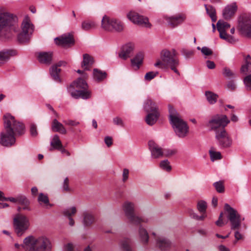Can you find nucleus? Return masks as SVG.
Returning a JSON list of instances; mask_svg holds the SVG:
<instances>
[{
    "mask_svg": "<svg viewBox=\"0 0 251 251\" xmlns=\"http://www.w3.org/2000/svg\"><path fill=\"white\" fill-rule=\"evenodd\" d=\"M3 120L4 129L0 133V145L5 147H10L16 142L15 135H21L24 133L25 126L9 113H6L3 116Z\"/></svg>",
    "mask_w": 251,
    "mask_h": 251,
    "instance_id": "1",
    "label": "nucleus"
},
{
    "mask_svg": "<svg viewBox=\"0 0 251 251\" xmlns=\"http://www.w3.org/2000/svg\"><path fill=\"white\" fill-rule=\"evenodd\" d=\"M18 19L16 15L6 11L0 7V37L10 38L15 36L19 30L16 23Z\"/></svg>",
    "mask_w": 251,
    "mask_h": 251,
    "instance_id": "2",
    "label": "nucleus"
},
{
    "mask_svg": "<svg viewBox=\"0 0 251 251\" xmlns=\"http://www.w3.org/2000/svg\"><path fill=\"white\" fill-rule=\"evenodd\" d=\"M176 55V51L174 49L171 51L164 50L160 53V59L157 60L154 64V66L161 69L170 68L177 75H179V73L177 69L179 62Z\"/></svg>",
    "mask_w": 251,
    "mask_h": 251,
    "instance_id": "3",
    "label": "nucleus"
},
{
    "mask_svg": "<svg viewBox=\"0 0 251 251\" xmlns=\"http://www.w3.org/2000/svg\"><path fill=\"white\" fill-rule=\"evenodd\" d=\"M23 247L25 251H50V240L44 236H29L23 241Z\"/></svg>",
    "mask_w": 251,
    "mask_h": 251,
    "instance_id": "4",
    "label": "nucleus"
},
{
    "mask_svg": "<svg viewBox=\"0 0 251 251\" xmlns=\"http://www.w3.org/2000/svg\"><path fill=\"white\" fill-rule=\"evenodd\" d=\"M169 111L170 124L176 134L179 138L185 137L189 132V126L186 122L172 106H169Z\"/></svg>",
    "mask_w": 251,
    "mask_h": 251,
    "instance_id": "5",
    "label": "nucleus"
},
{
    "mask_svg": "<svg viewBox=\"0 0 251 251\" xmlns=\"http://www.w3.org/2000/svg\"><path fill=\"white\" fill-rule=\"evenodd\" d=\"M224 210L225 214L230 223L231 229L236 230L234 232L235 239L236 240L243 239L244 236L238 229L241 226L242 221H243L244 218H242L238 211L227 203L225 204Z\"/></svg>",
    "mask_w": 251,
    "mask_h": 251,
    "instance_id": "6",
    "label": "nucleus"
},
{
    "mask_svg": "<svg viewBox=\"0 0 251 251\" xmlns=\"http://www.w3.org/2000/svg\"><path fill=\"white\" fill-rule=\"evenodd\" d=\"M87 84L81 78L74 81L68 88V91L71 96L75 99L81 98L88 99L91 97V92L86 90Z\"/></svg>",
    "mask_w": 251,
    "mask_h": 251,
    "instance_id": "7",
    "label": "nucleus"
},
{
    "mask_svg": "<svg viewBox=\"0 0 251 251\" xmlns=\"http://www.w3.org/2000/svg\"><path fill=\"white\" fill-rule=\"evenodd\" d=\"M13 225L15 232L18 236H21L28 229L29 220L25 215L18 213L14 216Z\"/></svg>",
    "mask_w": 251,
    "mask_h": 251,
    "instance_id": "8",
    "label": "nucleus"
},
{
    "mask_svg": "<svg viewBox=\"0 0 251 251\" xmlns=\"http://www.w3.org/2000/svg\"><path fill=\"white\" fill-rule=\"evenodd\" d=\"M230 123V120L226 115L216 114L208 121L207 126L215 132L220 131Z\"/></svg>",
    "mask_w": 251,
    "mask_h": 251,
    "instance_id": "9",
    "label": "nucleus"
},
{
    "mask_svg": "<svg viewBox=\"0 0 251 251\" xmlns=\"http://www.w3.org/2000/svg\"><path fill=\"white\" fill-rule=\"evenodd\" d=\"M22 31L18 34V40L20 43H25L29 41L30 35L33 31V25L28 17H25L22 22Z\"/></svg>",
    "mask_w": 251,
    "mask_h": 251,
    "instance_id": "10",
    "label": "nucleus"
},
{
    "mask_svg": "<svg viewBox=\"0 0 251 251\" xmlns=\"http://www.w3.org/2000/svg\"><path fill=\"white\" fill-rule=\"evenodd\" d=\"M215 138L218 145L221 148H229L232 145V139L225 129L217 131L215 134Z\"/></svg>",
    "mask_w": 251,
    "mask_h": 251,
    "instance_id": "11",
    "label": "nucleus"
},
{
    "mask_svg": "<svg viewBox=\"0 0 251 251\" xmlns=\"http://www.w3.org/2000/svg\"><path fill=\"white\" fill-rule=\"evenodd\" d=\"M163 18L167 26L174 28L181 25L185 21L186 16L182 14L175 15H165L163 16Z\"/></svg>",
    "mask_w": 251,
    "mask_h": 251,
    "instance_id": "12",
    "label": "nucleus"
},
{
    "mask_svg": "<svg viewBox=\"0 0 251 251\" xmlns=\"http://www.w3.org/2000/svg\"><path fill=\"white\" fill-rule=\"evenodd\" d=\"M230 25L224 21L219 20L217 23V30L220 33V37L230 43L236 42L235 39L232 36L227 34L226 31L230 27Z\"/></svg>",
    "mask_w": 251,
    "mask_h": 251,
    "instance_id": "13",
    "label": "nucleus"
},
{
    "mask_svg": "<svg viewBox=\"0 0 251 251\" xmlns=\"http://www.w3.org/2000/svg\"><path fill=\"white\" fill-rule=\"evenodd\" d=\"M127 17L133 23L148 28L151 26L147 17L141 16L135 11L129 12L127 14Z\"/></svg>",
    "mask_w": 251,
    "mask_h": 251,
    "instance_id": "14",
    "label": "nucleus"
},
{
    "mask_svg": "<svg viewBox=\"0 0 251 251\" xmlns=\"http://www.w3.org/2000/svg\"><path fill=\"white\" fill-rule=\"evenodd\" d=\"M239 28L244 36L251 38V17L243 16L239 21Z\"/></svg>",
    "mask_w": 251,
    "mask_h": 251,
    "instance_id": "15",
    "label": "nucleus"
},
{
    "mask_svg": "<svg viewBox=\"0 0 251 251\" xmlns=\"http://www.w3.org/2000/svg\"><path fill=\"white\" fill-rule=\"evenodd\" d=\"M123 210L128 222L132 224L135 219H138L135 214V204L133 202L126 201L122 205Z\"/></svg>",
    "mask_w": 251,
    "mask_h": 251,
    "instance_id": "16",
    "label": "nucleus"
},
{
    "mask_svg": "<svg viewBox=\"0 0 251 251\" xmlns=\"http://www.w3.org/2000/svg\"><path fill=\"white\" fill-rule=\"evenodd\" d=\"M148 145L152 158L158 159L163 157V150L154 141H150Z\"/></svg>",
    "mask_w": 251,
    "mask_h": 251,
    "instance_id": "17",
    "label": "nucleus"
},
{
    "mask_svg": "<svg viewBox=\"0 0 251 251\" xmlns=\"http://www.w3.org/2000/svg\"><path fill=\"white\" fill-rule=\"evenodd\" d=\"M55 43L62 47L69 46L74 43V40L70 34H66L54 39Z\"/></svg>",
    "mask_w": 251,
    "mask_h": 251,
    "instance_id": "18",
    "label": "nucleus"
},
{
    "mask_svg": "<svg viewBox=\"0 0 251 251\" xmlns=\"http://www.w3.org/2000/svg\"><path fill=\"white\" fill-rule=\"evenodd\" d=\"M134 45L132 43H128L123 46L119 53V57L124 60L130 57L134 50Z\"/></svg>",
    "mask_w": 251,
    "mask_h": 251,
    "instance_id": "19",
    "label": "nucleus"
},
{
    "mask_svg": "<svg viewBox=\"0 0 251 251\" xmlns=\"http://www.w3.org/2000/svg\"><path fill=\"white\" fill-rule=\"evenodd\" d=\"M17 52L14 50H3L0 51V62L2 65L7 62L10 58L16 56Z\"/></svg>",
    "mask_w": 251,
    "mask_h": 251,
    "instance_id": "20",
    "label": "nucleus"
},
{
    "mask_svg": "<svg viewBox=\"0 0 251 251\" xmlns=\"http://www.w3.org/2000/svg\"><path fill=\"white\" fill-rule=\"evenodd\" d=\"M237 5L235 2L231 3L225 7L223 11V16L226 20L230 19L235 13Z\"/></svg>",
    "mask_w": 251,
    "mask_h": 251,
    "instance_id": "21",
    "label": "nucleus"
},
{
    "mask_svg": "<svg viewBox=\"0 0 251 251\" xmlns=\"http://www.w3.org/2000/svg\"><path fill=\"white\" fill-rule=\"evenodd\" d=\"M156 245L161 251H165L171 247L172 243L166 238L158 236L156 238Z\"/></svg>",
    "mask_w": 251,
    "mask_h": 251,
    "instance_id": "22",
    "label": "nucleus"
},
{
    "mask_svg": "<svg viewBox=\"0 0 251 251\" xmlns=\"http://www.w3.org/2000/svg\"><path fill=\"white\" fill-rule=\"evenodd\" d=\"M66 63L63 61L59 62L57 64L53 65L50 69V74L52 78L56 81L60 82L59 73L61 70L59 67L65 65Z\"/></svg>",
    "mask_w": 251,
    "mask_h": 251,
    "instance_id": "23",
    "label": "nucleus"
},
{
    "mask_svg": "<svg viewBox=\"0 0 251 251\" xmlns=\"http://www.w3.org/2000/svg\"><path fill=\"white\" fill-rule=\"evenodd\" d=\"M38 59L41 63L49 65L52 61V53L51 52H39L38 55Z\"/></svg>",
    "mask_w": 251,
    "mask_h": 251,
    "instance_id": "24",
    "label": "nucleus"
},
{
    "mask_svg": "<svg viewBox=\"0 0 251 251\" xmlns=\"http://www.w3.org/2000/svg\"><path fill=\"white\" fill-rule=\"evenodd\" d=\"M114 18L104 15L101 21V27L105 31L111 32V26Z\"/></svg>",
    "mask_w": 251,
    "mask_h": 251,
    "instance_id": "25",
    "label": "nucleus"
},
{
    "mask_svg": "<svg viewBox=\"0 0 251 251\" xmlns=\"http://www.w3.org/2000/svg\"><path fill=\"white\" fill-rule=\"evenodd\" d=\"M144 108L147 112H151L152 113L158 112V107L151 99L148 98L144 102Z\"/></svg>",
    "mask_w": 251,
    "mask_h": 251,
    "instance_id": "26",
    "label": "nucleus"
},
{
    "mask_svg": "<svg viewBox=\"0 0 251 251\" xmlns=\"http://www.w3.org/2000/svg\"><path fill=\"white\" fill-rule=\"evenodd\" d=\"M245 63L242 65L240 69L241 73L247 75L251 73V56L248 55L245 57Z\"/></svg>",
    "mask_w": 251,
    "mask_h": 251,
    "instance_id": "27",
    "label": "nucleus"
},
{
    "mask_svg": "<svg viewBox=\"0 0 251 251\" xmlns=\"http://www.w3.org/2000/svg\"><path fill=\"white\" fill-rule=\"evenodd\" d=\"M138 233L141 242L144 245L148 244L149 236L147 230L144 227L140 226L139 228Z\"/></svg>",
    "mask_w": 251,
    "mask_h": 251,
    "instance_id": "28",
    "label": "nucleus"
},
{
    "mask_svg": "<svg viewBox=\"0 0 251 251\" xmlns=\"http://www.w3.org/2000/svg\"><path fill=\"white\" fill-rule=\"evenodd\" d=\"M83 59L81 64V66L84 70H89L90 66L94 62L93 58L88 54L83 55Z\"/></svg>",
    "mask_w": 251,
    "mask_h": 251,
    "instance_id": "29",
    "label": "nucleus"
},
{
    "mask_svg": "<svg viewBox=\"0 0 251 251\" xmlns=\"http://www.w3.org/2000/svg\"><path fill=\"white\" fill-rule=\"evenodd\" d=\"M111 26V32L116 31L117 32H122L124 30V24L120 20L114 18Z\"/></svg>",
    "mask_w": 251,
    "mask_h": 251,
    "instance_id": "30",
    "label": "nucleus"
},
{
    "mask_svg": "<svg viewBox=\"0 0 251 251\" xmlns=\"http://www.w3.org/2000/svg\"><path fill=\"white\" fill-rule=\"evenodd\" d=\"M144 58V55L142 52H139L131 60V63L133 67L136 68V69H138L142 63Z\"/></svg>",
    "mask_w": 251,
    "mask_h": 251,
    "instance_id": "31",
    "label": "nucleus"
},
{
    "mask_svg": "<svg viewBox=\"0 0 251 251\" xmlns=\"http://www.w3.org/2000/svg\"><path fill=\"white\" fill-rule=\"evenodd\" d=\"M52 129L54 131L59 132L62 134H66L67 133L66 129L63 125L56 119H54L52 122Z\"/></svg>",
    "mask_w": 251,
    "mask_h": 251,
    "instance_id": "32",
    "label": "nucleus"
},
{
    "mask_svg": "<svg viewBox=\"0 0 251 251\" xmlns=\"http://www.w3.org/2000/svg\"><path fill=\"white\" fill-rule=\"evenodd\" d=\"M107 76L105 72L101 71L98 69H94L93 71V77L95 80L100 82L104 80Z\"/></svg>",
    "mask_w": 251,
    "mask_h": 251,
    "instance_id": "33",
    "label": "nucleus"
},
{
    "mask_svg": "<svg viewBox=\"0 0 251 251\" xmlns=\"http://www.w3.org/2000/svg\"><path fill=\"white\" fill-rule=\"evenodd\" d=\"M83 216V224L85 226H89L94 222L95 218L91 213L85 212Z\"/></svg>",
    "mask_w": 251,
    "mask_h": 251,
    "instance_id": "34",
    "label": "nucleus"
},
{
    "mask_svg": "<svg viewBox=\"0 0 251 251\" xmlns=\"http://www.w3.org/2000/svg\"><path fill=\"white\" fill-rule=\"evenodd\" d=\"M159 115V112L151 113L148 114L146 118V122L147 124L150 126L154 125L156 123Z\"/></svg>",
    "mask_w": 251,
    "mask_h": 251,
    "instance_id": "35",
    "label": "nucleus"
},
{
    "mask_svg": "<svg viewBox=\"0 0 251 251\" xmlns=\"http://www.w3.org/2000/svg\"><path fill=\"white\" fill-rule=\"evenodd\" d=\"M50 146L51 148L50 149V151H52L53 149L59 150L62 147L61 142L57 135H55L53 136L50 142Z\"/></svg>",
    "mask_w": 251,
    "mask_h": 251,
    "instance_id": "36",
    "label": "nucleus"
},
{
    "mask_svg": "<svg viewBox=\"0 0 251 251\" xmlns=\"http://www.w3.org/2000/svg\"><path fill=\"white\" fill-rule=\"evenodd\" d=\"M120 244L124 251H134L131 246V240L128 238L122 239L120 241Z\"/></svg>",
    "mask_w": 251,
    "mask_h": 251,
    "instance_id": "37",
    "label": "nucleus"
},
{
    "mask_svg": "<svg viewBox=\"0 0 251 251\" xmlns=\"http://www.w3.org/2000/svg\"><path fill=\"white\" fill-rule=\"evenodd\" d=\"M96 27V24L93 21L86 20L83 21L81 23V28L85 31H89Z\"/></svg>",
    "mask_w": 251,
    "mask_h": 251,
    "instance_id": "38",
    "label": "nucleus"
},
{
    "mask_svg": "<svg viewBox=\"0 0 251 251\" xmlns=\"http://www.w3.org/2000/svg\"><path fill=\"white\" fill-rule=\"evenodd\" d=\"M205 95L207 100L211 104H215L218 98V95L211 91H206Z\"/></svg>",
    "mask_w": 251,
    "mask_h": 251,
    "instance_id": "39",
    "label": "nucleus"
},
{
    "mask_svg": "<svg viewBox=\"0 0 251 251\" xmlns=\"http://www.w3.org/2000/svg\"><path fill=\"white\" fill-rule=\"evenodd\" d=\"M210 159L212 162L222 159V155L220 151H216L215 149L212 147L209 151Z\"/></svg>",
    "mask_w": 251,
    "mask_h": 251,
    "instance_id": "40",
    "label": "nucleus"
},
{
    "mask_svg": "<svg viewBox=\"0 0 251 251\" xmlns=\"http://www.w3.org/2000/svg\"><path fill=\"white\" fill-rule=\"evenodd\" d=\"M204 7L207 14L210 16L212 21L215 22L217 20L215 9L212 6L207 4H204Z\"/></svg>",
    "mask_w": 251,
    "mask_h": 251,
    "instance_id": "41",
    "label": "nucleus"
},
{
    "mask_svg": "<svg viewBox=\"0 0 251 251\" xmlns=\"http://www.w3.org/2000/svg\"><path fill=\"white\" fill-rule=\"evenodd\" d=\"M17 202L25 205V206L23 207V209L29 210V208L27 206L28 204V201L25 196L22 195L18 196L17 197Z\"/></svg>",
    "mask_w": 251,
    "mask_h": 251,
    "instance_id": "42",
    "label": "nucleus"
},
{
    "mask_svg": "<svg viewBox=\"0 0 251 251\" xmlns=\"http://www.w3.org/2000/svg\"><path fill=\"white\" fill-rule=\"evenodd\" d=\"M197 207L199 212H206V209L207 207V203L203 200L199 201L198 202Z\"/></svg>",
    "mask_w": 251,
    "mask_h": 251,
    "instance_id": "43",
    "label": "nucleus"
},
{
    "mask_svg": "<svg viewBox=\"0 0 251 251\" xmlns=\"http://www.w3.org/2000/svg\"><path fill=\"white\" fill-rule=\"evenodd\" d=\"M213 186L217 192L222 193L225 192V187L223 181H219L214 182Z\"/></svg>",
    "mask_w": 251,
    "mask_h": 251,
    "instance_id": "44",
    "label": "nucleus"
},
{
    "mask_svg": "<svg viewBox=\"0 0 251 251\" xmlns=\"http://www.w3.org/2000/svg\"><path fill=\"white\" fill-rule=\"evenodd\" d=\"M76 212V209L75 207L73 206L66 208L63 211V214L66 217H72V216L75 214Z\"/></svg>",
    "mask_w": 251,
    "mask_h": 251,
    "instance_id": "45",
    "label": "nucleus"
},
{
    "mask_svg": "<svg viewBox=\"0 0 251 251\" xmlns=\"http://www.w3.org/2000/svg\"><path fill=\"white\" fill-rule=\"evenodd\" d=\"M224 76L228 78H232L235 76V73L227 67H224L222 72Z\"/></svg>",
    "mask_w": 251,
    "mask_h": 251,
    "instance_id": "46",
    "label": "nucleus"
},
{
    "mask_svg": "<svg viewBox=\"0 0 251 251\" xmlns=\"http://www.w3.org/2000/svg\"><path fill=\"white\" fill-rule=\"evenodd\" d=\"M159 166L162 169L167 172H170L172 169L170 165V162L167 159L161 161L160 163Z\"/></svg>",
    "mask_w": 251,
    "mask_h": 251,
    "instance_id": "47",
    "label": "nucleus"
},
{
    "mask_svg": "<svg viewBox=\"0 0 251 251\" xmlns=\"http://www.w3.org/2000/svg\"><path fill=\"white\" fill-rule=\"evenodd\" d=\"M138 219H135L132 224L137 225L142 223H148L150 222L151 219L145 217H139L137 216Z\"/></svg>",
    "mask_w": 251,
    "mask_h": 251,
    "instance_id": "48",
    "label": "nucleus"
},
{
    "mask_svg": "<svg viewBox=\"0 0 251 251\" xmlns=\"http://www.w3.org/2000/svg\"><path fill=\"white\" fill-rule=\"evenodd\" d=\"M243 82L247 90H251V74L244 77Z\"/></svg>",
    "mask_w": 251,
    "mask_h": 251,
    "instance_id": "49",
    "label": "nucleus"
},
{
    "mask_svg": "<svg viewBox=\"0 0 251 251\" xmlns=\"http://www.w3.org/2000/svg\"><path fill=\"white\" fill-rule=\"evenodd\" d=\"M197 49V50L201 51L202 54L205 56V58H206L207 56L210 55L213 53L212 50L206 47H203L201 48L200 47H198Z\"/></svg>",
    "mask_w": 251,
    "mask_h": 251,
    "instance_id": "50",
    "label": "nucleus"
},
{
    "mask_svg": "<svg viewBox=\"0 0 251 251\" xmlns=\"http://www.w3.org/2000/svg\"><path fill=\"white\" fill-rule=\"evenodd\" d=\"M181 53L186 58H189L194 55V51L192 50L182 49Z\"/></svg>",
    "mask_w": 251,
    "mask_h": 251,
    "instance_id": "51",
    "label": "nucleus"
},
{
    "mask_svg": "<svg viewBox=\"0 0 251 251\" xmlns=\"http://www.w3.org/2000/svg\"><path fill=\"white\" fill-rule=\"evenodd\" d=\"M39 202H43L47 205H50L49 200L47 195L40 193L38 198Z\"/></svg>",
    "mask_w": 251,
    "mask_h": 251,
    "instance_id": "52",
    "label": "nucleus"
},
{
    "mask_svg": "<svg viewBox=\"0 0 251 251\" xmlns=\"http://www.w3.org/2000/svg\"><path fill=\"white\" fill-rule=\"evenodd\" d=\"M177 150L176 149H166L163 150V156L169 157L175 155L176 153Z\"/></svg>",
    "mask_w": 251,
    "mask_h": 251,
    "instance_id": "53",
    "label": "nucleus"
},
{
    "mask_svg": "<svg viewBox=\"0 0 251 251\" xmlns=\"http://www.w3.org/2000/svg\"><path fill=\"white\" fill-rule=\"evenodd\" d=\"M63 122L66 125L71 126H76L79 124V123L78 121L70 119L64 120Z\"/></svg>",
    "mask_w": 251,
    "mask_h": 251,
    "instance_id": "54",
    "label": "nucleus"
},
{
    "mask_svg": "<svg viewBox=\"0 0 251 251\" xmlns=\"http://www.w3.org/2000/svg\"><path fill=\"white\" fill-rule=\"evenodd\" d=\"M157 75V72H149L145 75V79L148 81H150L154 78Z\"/></svg>",
    "mask_w": 251,
    "mask_h": 251,
    "instance_id": "55",
    "label": "nucleus"
},
{
    "mask_svg": "<svg viewBox=\"0 0 251 251\" xmlns=\"http://www.w3.org/2000/svg\"><path fill=\"white\" fill-rule=\"evenodd\" d=\"M129 171L127 168H124L122 173V181L124 182H126L129 177Z\"/></svg>",
    "mask_w": 251,
    "mask_h": 251,
    "instance_id": "56",
    "label": "nucleus"
},
{
    "mask_svg": "<svg viewBox=\"0 0 251 251\" xmlns=\"http://www.w3.org/2000/svg\"><path fill=\"white\" fill-rule=\"evenodd\" d=\"M69 180L68 177H66L63 181L62 188L64 191L67 192L71 191V189L69 186Z\"/></svg>",
    "mask_w": 251,
    "mask_h": 251,
    "instance_id": "57",
    "label": "nucleus"
},
{
    "mask_svg": "<svg viewBox=\"0 0 251 251\" xmlns=\"http://www.w3.org/2000/svg\"><path fill=\"white\" fill-rule=\"evenodd\" d=\"M63 251H74V247L72 243H68L63 246Z\"/></svg>",
    "mask_w": 251,
    "mask_h": 251,
    "instance_id": "58",
    "label": "nucleus"
},
{
    "mask_svg": "<svg viewBox=\"0 0 251 251\" xmlns=\"http://www.w3.org/2000/svg\"><path fill=\"white\" fill-rule=\"evenodd\" d=\"M30 134L32 136L35 137L37 136L38 133H37V131L36 126L35 125H34V124L31 125L30 128Z\"/></svg>",
    "mask_w": 251,
    "mask_h": 251,
    "instance_id": "59",
    "label": "nucleus"
},
{
    "mask_svg": "<svg viewBox=\"0 0 251 251\" xmlns=\"http://www.w3.org/2000/svg\"><path fill=\"white\" fill-rule=\"evenodd\" d=\"M223 213H221L218 220L216 222V225L218 226H222L225 225L223 220Z\"/></svg>",
    "mask_w": 251,
    "mask_h": 251,
    "instance_id": "60",
    "label": "nucleus"
},
{
    "mask_svg": "<svg viewBox=\"0 0 251 251\" xmlns=\"http://www.w3.org/2000/svg\"><path fill=\"white\" fill-rule=\"evenodd\" d=\"M104 143L108 147H110L113 144L112 137L110 136H106L104 138Z\"/></svg>",
    "mask_w": 251,
    "mask_h": 251,
    "instance_id": "61",
    "label": "nucleus"
},
{
    "mask_svg": "<svg viewBox=\"0 0 251 251\" xmlns=\"http://www.w3.org/2000/svg\"><path fill=\"white\" fill-rule=\"evenodd\" d=\"M113 121L114 124L116 125L124 126V123L121 118L117 117L113 118Z\"/></svg>",
    "mask_w": 251,
    "mask_h": 251,
    "instance_id": "62",
    "label": "nucleus"
},
{
    "mask_svg": "<svg viewBox=\"0 0 251 251\" xmlns=\"http://www.w3.org/2000/svg\"><path fill=\"white\" fill-rule=\"evenodd\" d=\"M227 88L230 90H234L236 88V84L233 80L229 81L227 84Z\"/></svg>",
    "mask_w": 251,
    "mask_h": 251,
    "instance_id": "63",
    "label": "nucleus"
},
{
    "mask_svg": "<svg viewBox=\"0 0 251 251\" xmlns=\"http://www.w3.org/2000/svg\"><path fill=\"white\" fill-rule=\"evenodd\" d=\"M206 66L209 69H213L215 68V64L213 61L207 60L206 62Z\"/></svg>",
    "mask_w": 251,
    "mask_h": 251,
    "instance_id": "64",
    "label": "nucleus"
}]
</instances>
